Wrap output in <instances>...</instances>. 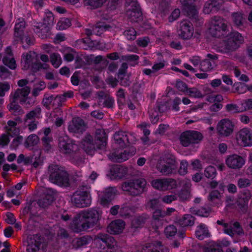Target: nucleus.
Wrapping results in <instances>:
<instances>
[{
    "instance_id": "8",
    "label": "nucleus",
    "mask_w": 252,
    "mask_h": 252,
    "mask_svg": "<svg viewBox=\"0 0 252 252\" xmlns=\"http://www.w3.org/2000/svg\"><path fill=\"white\" fill-rule=\"evenodd\" d=\"M228 32L227 25L223 18L217 16L212 18L209 32L213 37L220 38L228 35Z\"/></svg>"
},
{
    "instance_id": "51",
    "label": "nucleus",
    "mask_w": 252,
    "mask_h": 252,
    "mask_svg": "<svg viewBox=\"0 0 252 252\" xmlns=\"http://www.w3.org/2000/svg\"><path fill=\"white\" fill-rule=\"evenodd\" d=\"M124 35L128 40H134L136 38L137 32L133 28H128L125 30Z\"/></svg>"
},
{
    "instance_id": "16",
    "label": "nucleus",
    "mask_w": 252,
    "mask_h": 252,
    "mask_svg": "<svg viewBox=\"0 0 252 252\" xmlns=\"http://www.w3.org/2000/svg\"><path fill=\"white\" fill-rule=\"evenodd\" d=\"M59 147L61 151L65 154H70L75 152L77 149V146L75 141L67 136L60 138Z\"/></svg>"
},
{
    "instance_id": "53",
    "label": "nucleus",
    "mask_w": 252,
    "mask_h": 252,
    "mask_svg": "<svg viewBox=\"0 0 252 252\" xmlns=\"http://www.w3.org/2000/svg\"><path fill=\"white\" fill-rule=\"evenodd\" d=\"M177 233V228L173 224L168 225L164 229V233L167 238L174 236Z\"/></svg>"
},
{
    "instance_id": "10",
    "label": "nucleus",
    "mask_w": 252,
    "mask_h": 252,
    "mask_svg": "<svg viewBox=\"0 0 252 252\" xmlns=\"http://www.w3.org/2000/svg\"><path fill=\"white\" fill-rule=\"evenodd\" d=\"M203 139L202 134L195 130H187L182 133L180 142L184 147H188L190 144H198Z\"/></svg>"
},
{
    "instance_id": "64",
    "label": "nucleus",
    "mask_w": 252,
    "mask_h": 252,
    "mask_svg": "<svg viewBox=\"0 0 252 252\" xmlns=\"http://www.w3.org/2000/svg\"><path fill=\"white\" fill-rule=\"evenodd\" d=\"M10 86L7 82L2 83L0 82V96H4L5 92L10 90Z\"/></svg>"
},
{
    "instance_id": "19",
    "label": "nucleus",
    "mask_w": 252,
    "mask_h": 252,
    "mask_svg": "<svg viewBox=\"0 0 252 252\" xmlns=\"http://www.w3.org/2000/svg\"><path fill=\"white\" fill-rule=\"evenodd\" d=\"M182 7L183 10L194 22L198 24L199 26L203 24V21L199 18L198 12L195 5L190 3H186V4L183 5Z\"/></svg>"
},
{
    "instance_id": "56",
    "label": "nucleus",
    "mask_w": 252,
    "mask_h": 252,
    "mask_svg": "<svg viewBox=\"0 0 252 252\" xmlns=\"http://www.w3.org/2000/svg\"><path fill=\"white\" fill-rule=\"evenodd\" d=\"M187 93H188L190 96L195 98H201L203 96L201 92L196 88H188Z\"/></svg>"
},
{
    "instance_id": "1",
    "label": "nucleus",
    "mask_w": 252,
    "mask_h": 252,
    "mask_svg": "<svg viewBox=\"0 0 252 252\" xmlns=\"http://www.w3.org/2000/svg\"><path fill=\"white\" fill-rule=\"evenodd\" d=\"M101 215L98 210L94 208L81 211L73 218L70 228L74 232L77 233L89 231L97 226Z\"/></svg>"
},
{
    "instance_id": "38",
    "label": "nucleus",
    "mask_w": 252,
    "mask_h": 252,
    "mask_svg": "<svg viewBox=\"0 0 252 252\" xmlns=\"http://www.w3.org/2000/svg\"><path fill=\"white\" fill-rule=\"evenodd\" d=\"M77 42L79 44H82V48L86 50H93L95 47L94 41L92 40L91 38L79 39ZM78 47L80 48L81 46L80 45Z\"/></svg>"
},
{
    "instance_id": "58",
    "label": "nucleus",
    "mask_w": 252,
    "mask_h": 252,
    "mask_svg": "<svg viewBox=\"0 0 252 252\" xmlns=\"http://www.w3.org/2000/svg\"><path fill=\"white\" fill-rule=\"evenodd\" d=\"M150 38L147 36L139 38L136 40L137 45L143 48L146 47L150 43Z\"/></svg>"
},
{
    "instance_id": "60",
    "label": "nucleus",
    "mask_w": 252,
    "mask_h": 252,
    "mask_svg": "<svg viewBox=\"0 0 252 252\" xmlns=\"http://www.w3.org/2000/svg\"><path fill=\"white\" fill-rule=\"evenodd\" d=\"M59 216L61 220L63 221L67 222L71 220V215L69 214L67 211L62 209L59 213Z\"/></svg>"
},
{
    "instance_id": "37",
    "label": "nucleus",
    "mask_w": 252,
    "mask_h": 252,
    "mask_svg": "<svg viewBox=\"0 0 252 252\" xmlns=\"http://www.w3.org/2000/svg\"><path fill=\"white\" fill-rule=\"evenodd\" d=\"M251 197V193L250 190H244L238 201V205L241 207H245L248 206L249 201Z\"/></svg>"
},
{
    "instance_id": "46",
    "label": "nucleus",
    "mask_w": 252,
    "mask_h": 252,
    "mask_svg": "<svg viewBox=\"0 0 252 252\" xmlns=\"http://www.w3.org/2000/svg\"><path fill=\"white\" fill-rule=\"evenodd\" d=\"M3 63L8 67L12 70H14L16 68L17 65L15 59L12 57L11 58L4 56L2 59Z\"/></svg>"
},
{
    "instance_id": "20",
    "label": "nucleus",
    "mask_w": 252,
    "mask_h": 252,
    "mask_svg": "<svg viewBox=\"0 0 252 252\" xmlns=\"http://www.w3.org/2000/svg\"><path fill=\"white\" fill-rule=\"evenodd\" d=\"M225 163L230 168L236 169L242 168L245 163V160L241 156L234 154L227 157Z\"/></svg>"
},
{
    "instance_id": "22",
    "label": "nucleus",
    "mask_w": 252,
    "mask_h": 252,
    "mask_svg": "<svg viewBox=\"0 0 252 252\" xmlns=\"http://www.w3.org/2000/svg\"><path fill=\"white\" fill-rule=\"evenodd\" d=\"M85 129V122L79 117L73 118L71 124L68 126V130L71 133H82Z\"/></svg>"
},
{
    "instance_id": "23",
    "label": "nucleus",
    "mask_w": 252,
    "mask_h": 252,
    "mask_svg": "<svg viewBox=\"0 0 252 252\" xmlns=\"http://www.w3.org/2000/svg\"><path fill=\"white\" fill-rule=\"evenodd\" d=\"M128 171L127 168L119 165H113L110 168V176L112 180L122 179L125 177Z\"/></svg>"
},
{
    "instance_id": "44",
    "label": "nucleus",
    "mask_w": 252,
    "mask_h": 252,
    "mask_svg": "<svg viewBox=\"0 0 252 252\" xmlns=\"http://www.w3.org/2000/svg\"><path fill=\"white\" fill-rule=\"evenodd\" d=\"M49 67V65L46 63H42L40 62L36 61L31 64L30 66L31 71L32 73H35L41 69H46Z\"/></svg>"
},
{
    "instance_id": "29",
    "label": "nucleus",
    "mask_w": 252,
    "mask_h": 252,
    "mask_svg": "<svg viewBox=\"0 0 252 252\" xmlns=\"http://www.w3.org/2000/svg\"><path fill=\"white\" fill-rule=\"evenodd\" d=\"M220 8L218 0H211L206 2L203 7V12L206 14L218 12Z\"/></svg>"
},
{
    "instance_id": "52",
    "label": "nucleus",
    "mask_w": 252,
    "mask_h": 252,
    "mask_svg": "<svg viewBox=\"0 0 252 252\" xmlns=\"http://www.w3.org/2000/svg\"><path fill=\"white\" fill-rule=\"evenodd\" d=\"M23 140V137L21 135H18L15 137L12 141L10 145V149L11 150H16L18 147L21 145Z\"/></svg>"
},
{
    "instance_id": "18",
    "label": "nucleus",
    "mask_w": 252,
    "mask_h": 252,
    "mask_svg": "<svg viewBox=\"0 0 252 252\" xmlns=\"http://www.w3.org/2000/svg\"><path fill=\"white\" fill-rule=\"evenodd\" d=\"M234 126V124L230 120L222 119L217 125V133L220 136H229L232 133Z\"/></svg>"
},
{
    "instance_id": "55",
    "label": "nucleus",
    "mask_w": 252,
    "mask_h": 252,
    "mask_svg": "<svg viewBox=\"0 0 252 252\" xmlns=\"http://www.w3.org/2000/svg\"><path fill=\"white\" fill-rule=\"evenodd\" d=\"M55 98L56 97H55L54 95L48 93H45L44 94L42 103L43 106L47 108L49 107L53 100L55 99Z\"/></svg>"
},
{
    "instance_id": "61",
    "label": "nucleus",
    "mask_w": 252,
    "mask_h": 252,
    "mask_svg": "<svg viewBox=\"0 0 252 252\" xmlns=\"http://www.w3.org/2000/svg\"><path fill=\"white\" fill-rule=\"evenodd\" d=\"M175 86L181 92H187L188 90L187 84L179 79L176 80Z\"/></svg>"
},
{
    "instance_id": "62",
    "label": "nucleus",
    "mask_w": 252,
    "mask_h": 252,
    "mask_svg": "<svg viewBox=\"0 0 252 252\" xmlns=\"http://www.w3.org/2000/svg\"><path fill=\"white\" fill-rule=\"evenodd\" d=\"M148 205L152 210L160 208V200L158 198H153L149 202Z\"/></svg>"
},
{
    "instance_id": "57",
    "label": "nucleus",
    "mask_w": 252,
    "mask_h": 252,
    "mask_svg": "<svg viewBox=\"0 0 252 252\" xmlns=\"http://www.w3.org/2000/svg\"><path fill=\"white\" fill-rule=\"evenodd\" d=\"M139 56L134 54H126L121 56V60L126 62H138ZM138 62L136 64H137Z\"/></svg>"
},
{
    "instance_id": "41",
    "label": "nucleus",
    "mask_w": 252,
    "mask_h": 252,
    "mask_svg": "<svg viewBox=\"0 0 252 252\" xmlns=\"http://www.w3.org/2000/svg\"><path fill=\"white\" fill-rule=\"evenodd\" d=\"M107 0H83L85 6H90L92 9H94L101 7Z\"/></svg>"
},
{
    "instance_id": "27",
    "label": "nucleus",
    "mask_w": 252,
    "mask_h": 252,
    "mask_svg": "<svg viewBox=\"0 0 252 252\" xmlns=\"http://www.w3.org/2000/svg\"><path fill=\"white\" fill-rule=\"evenodd\" d=\"M25 22L24 21L16 23L14 29V36L16 40L19 41L22 44L24 41V31Z\"/></svg>"
},
{
    "instance_id": "39",
    "label": "nucleus",
    "mask_w": 252,
    "mask_h": 252,
    "mask_svg": "<svg viewBox=\"0 0 252 252\" xmlns=\"http://www.w3.org/2000/svg\"><path fill=\"white\" fill-rule=\"evenodd\" d=\"M16 100L17 99H14L13 96L12 102L8 105L7 107L14 115H20L23 113V110L19 104L16 103Z\"/></svg>"
},
{
    "instance_id": "47",
    "label": "nucleus",
    "mask_w": 252,
    "mask_h": 252,
    "mask_svg": "<svg viewBox=\"0 0 252 252\" xmlns=\"http://www.w3.org/2000/svg\"><path fill=\"white\" fill-rule=\"evenodd\" d=\"M50 62L55 68H58L62 63L60 55L57 53L52 54L50 56Z\"/></svg>"
},
{
    "instance_id": "4",
    "label": "nucleus",
    "mask_w": 252,
    "mask_h": 252,
    "mask_svg": "<svg viewBox=\"0 0 252 252\" xmlns=\"http://www.w3.org/2000/svg\"><path fill=\"white\" fill-rule=\"evenodd\" d=\"M54 20L53 14L48 10L44 13L43 22L33 20L32 26L34 32L41 39H46L49 35L50 28L53 25Z\"/></svg>"
},
{
    "instance_id": "50",
    "label": "nucleus",
    "mask_w": 252,
    "mask_h": 252,
    "mask_svg": "<svg viewBox=\"0 0 252 252\" xmlns=\"http://www.w3.org/2000/svg\"><path fill=\"white\" fill-rule=\"evenodd\" d=\"M49 3V0H34L32 5L38 12L41 11L46 5Z\"/></svg>"
},
{
    "instance_id": "36",
    "label": "nucleus",
    "mask_w": 252,
    "mask_h": 252,
    "mask_svg": "<svg viewBox=\"0 0 252 252\" xmlns=\"http://www.w3.org/2000/svg\"><path fill=\"white\" fill-rule=\"evenodd\" d=\"M147 219V216L146 214H142L134 217L131 221V226L135 228L142 227L146 222Z\"/></svg>"
},
{
    "instance_id": "34",
    "label": "nucleus",
    "mask_w": 252,
    "mask_h": 252,
    "mask_svg": "<svg viewBox=\"0 0 252 252\" xmlns=\"http://www.w3.org/2000/svg\"><path fill=\"white\" fill-rule=\"evenodd\" d=\"M22 69L27 70L30 69L31 64L33 63L34 57L31 52L24 53L22 54Z\"/></svg>"
},
{
    "instance_id": "13",
    "label": "nucleus",
    "mask_w": 252,
    "mask_h": 252,
    "mask_svg": "<svg viewBox=\"0 0 252 252\" xmlns=\"http://www.w3.org/2000/svg\"><path fill=\"white\" fill-rule=\"evenodd\" d=\"M71 201L79 208L88 207L92 202L91 195L86 191L76 192L72 196Z\"/></svg>"
},
{
    "instance_id": "43",
    "label": "nucleus",
    "mask_w": 252,
    "mask_h": 252,
    "mask_svg": "<svg viewBox=\"0 0 252 252\" xmlns=\"http://www.w3.org/2000/svg\"><path fill=\"white\" fill-rule=\"evenodd\" d=\"M30 91L31 89L28 86L22 88L21 89H18L14 94V99H18L20 96L27 97L30 94Z\"/></svg>"
},
{
    "instance_id": "3",
    "label": "nucleus",
    "mask_w": 252,
    "mask_h": 252,
    "mask_svg": "<svg viewBox=\"0 0 252 252\" xmlns=\"http://www.w3.org/2000/svg\"><path fill=\"white\" fill-rule=\"evenodd\" d=\"M107 143L106 133L101 130H97L95 132V142L90 134H87L82 140L81 146L89 155H93L96 150H103Z\"/></svg>"
},
{
    "instance_id": "33",
    "label": "nucleus",
    "mask_w": 252,
    "mask_h": 252,
    "mask_svg": "<svg viewBox=\"0 0 252 252\" xmlns=\"http://www.w3.org/2000/svg\"><path fill=\"white\" fill-rule=\"evenodd\" d=\"M195 218L190 214H185L178 220V223L182 227L192 226Z\"/></svg>"
},
{
    "instance_id": "5",
    "label": "nucleus",
    "mask_w": 252,
    "mask_h": 252,
    "mask_svg": "<svg viewBox=\"0 0 252 252\" xmlns=\"http://www.w3.org/2000/svg\"><path fill=\"white\" fill-rule=\"evenodd\" d=\"M49 180L61 187H69V174L64 168L58 165L51 164L48 167Z\"/></svg>"
},
{
    "instance_id": "59",
    "label": "nucleus",
    "mask_w": 252,
    "mask_h": 252,
    "mask_svg": "<svg viewBox=\"0 0 252 252\" xmlns=\"http://www.w3.org/2000/svg\"><path fill=\"white\" fill-rule=\"evenodd\" d=\"M110 28V26L109 25L99 23L97 24L94 30H97V34L100 35L103 32L108 31Z\"/></svg>"
},
{
    "instance_id": "45",
    "label": "nucleus",
    "mask_w": 252,
    "mask_h": 252,
    "mask_svg": "<svg viewBox=\"0 0 252 252\" xmlns=\"http://www.w3.org/2000/svg\"><path fill=\"white\" fill-rule=\"evenodd\" d=\"M46 87V84L43 81H40L34 85V88L32 91V95L36 97L41 91H43Z\"/></svg>"
},
{
    "instance_id": "25",
    "label": "nucleus",
    "mask_w": 252,
    "mask_h": 252,
    "mask_svg": "<svg viewBox=\"0 0 252 252\" xmlns=\"http://www.w3.org/2000/svg\"><path fill=\"white\" fill-rule=\"evenodd\" d=\"M239 139L245 146H252V130L248 128H243L238 133Z\"/></svg>"
},
{
    "instance_id": "11",
    "label": "nucleus",
    "mask_w": 252,
    "mask_h": 252,
    "mask_svg": "<svg viewBox=\"0 0 252 252\" xmlns=\"http://www.w3.org/2000/svg\"><path fill=\"white\" fill-rule=\"evenodd\" d=\"M46 248L43 237L35 234L28 242L26 251L27 252H46Z\"/></svg>"
},
{
    "instance_id": "63",
    "label": "nucleus",
    "mask_w": 252,
    "mask_h": 252,
    "mask_svg": "<svg viewBox=\"0 0 252 252\" xmlns=\"http://www.w3.org/2000/svg\"><path fill=\"white\" fill-rule=\"evenodd\" d=\"M103 107L107 108H112L115 105V100L113 97L108 96L103 103Z\"/></svg>"
},
{
    "instance_id": "28",
    "label": "nucleus",
    "mask_w": 252,
    "mask_h": 252,
    "mask_svg": "<svg viewBox=\"0 0 252 252\" xmlns=\"http://www.w3.org/2000/svg\"><path fill=\"white\" fill-rule=\"evenodd\" d=\"M115 188L113 187H109L106 189L103 195L100 196L101 204L103 205L109 204L115 195Z\"/></svg>"
},
{
    "instance_id": "14",
    "label": "nucleus",
    "mask_w": 252,
    "mask_h": 252,
    "mask_svg": "<svg viewBox=\"0 0 252 252\" xmlns=\"http://www.w3.org/2000/svg\"><path fill=\"white\" fill-rule=\"evenodd\" d=\"M177 165L178 163L175 158H168L163 161L158 162L157 165V168L162 174L169 175L176 169Z\"/></svg>"
},
{
    "instance_id": "17",
    "label": "nucleus",
    "mask_w": 252,
    "mask_h": 252,
    "mask_svg": "<svg viewBox=\"0 0 252 252\" xmlns=\"http://www.w3.org/2000/svg\"><path fill=\"white\" fill-rule=\"evenodd\" d=\"M227 35L228 36L225 42V47L229 51H234L238 49L244 41L241 34L237 32H233Z\"/></svg>"
},
{
    "instance_id": "2",
    "label": "nucleus",
    "mask_w": 252,
    "mask_h": 252,
    "mask_svg": "<svg viewBox=\"0 0 252 252\" xmlns=\"http://www.w3.org/2000/svg\"><path fill=\"white\" fill-rule=\"evenodd\" d=\"M114 139L117 144V148H120L121 152L118 151L110 155L109 158L114 162H123L126 161L130 157L133 156L136 153V149L129 144L125 143V140L128 142V138L125 132L119 131L114 135Z\"/></svg>"
},
{
    "instance_id": "54",
    "label": "nucleus",
    "mask_w": 252,
    "mask_h": 252,
    "mask_svg": "<svg viewBox=\"0 0 252 252\" xmlns=\"http://www.w3.org/2000/svg\"><path fill=\"white\" fill-rule=\"evenodd\" d=\"M233 86L235 92L238 94H243L246 93V84L245 83L235 82Z\"/></svg>"
},
{
    "instance_id": "15",
    "label": "nucleus",
    "mask_w": 252,
    "mask_h": 252,
    "mask_svg": "<svg viewBox=\"0 0 252 252\" xmlns=\"http://www.w3.org/2000/svg\"><path fill=\"white\" fill-rule=\"evenodd\" d=\"M152 187L159 190L165 191L176 188V181L171 178H158L152 181Z\"/></svg>"
},
{
    "instance_id": "48",
    "label": "nucleus",
    "mask_w": 252,
    "mask_h": 252,
    "mask_svg": "<svg viewBox=\"0 0 252 252\" xmlns=\"http://www.w3.org/2000/svg\"><path fill=\"white\" fill-rule=\"evenodd\" d=\"M71 26V20L68 18H62L58 24L57 27L59 30H64Z\"/></svg>"
},
{
    "instance_id": "24",
    "label": "nucleus",
    "mask_w": 252,
    "mask_h": 252,
    "mask_svg": "<svg viewBox=\"0 0 252 252\" xmlns=\"http://www.w3.org/2000/svg\"><path fill=\"white\" fill-rule=\"evenodd\" d=\"M126 225L125 222L120 219L112 221L108 225L107 231L112 234H118L122 233Z\"/></svg>"
},
{
    "instance_id": "42",
    "label": "nucleus",
    "mask_w": 252,
    "mask_h": 252,
    "mask_svg": "<svg viewBox=\"0 0 252 252\" xmlns=\"http://www.w3.org/2000/svg\"><path fill=\"white\" fill-rule=\"evenodd\" d=\"M39 141L38 137L34 134L30 135L25 140L24 146L26 148L36 145Z\"/></svg>"
},
{
    "instance_id": "35",
    "label": "nucleus",
    "mask_w": 252,
    "mask_h": 252,
    "mask_svg": "<svg viewBox=\"0 0 252 252\" xmlns=\"http://www.w3.org/2000/svg\"><path fill=\"white\" fill-rule=\"evenodd\" d=\"M195 236L199 240H202L210 236L209 230L206 224L201 223L195 231Z\"/></svg>"
},
{
    "instance_id": "9",
    "label": "nucleus",
    "mask_w": 252,
    "mask_h": 252,
    "mask_svg": "<svg viewBox=\"0 0 252 252\" xmlns=\"http://www.w3.org/2000/svg\"><path fill=\"white\" fill-rule=\"evenodd\" d=\"M125 8L129 21L139 23L142 20V10L137 0H126Z\"/></svg>"
},
{
    "instance_id": "49",
    "label": "nucleus",
    "mask_w": 252,
    "mask_h": 252,
    "mask_svg": "<svg viewBox=\"0 0 252 252\" xmlns=\"http://www.w3.org/2000/svg\"><path fill=\"white\" fill-rule=\"evenodd\" d=\"M217 174L216 168L212 165L206 167L204 170V175L207 178L213 179Z\"/></svg>"
},
{
    "instance_id": "40",
    "label": "nucleus",
    "mask_w": 252,
    "mask_h": 252,
    "mask_svg": "<svg viewBox=\"0 0 252 252\" xmlns=\"http://www.w3.org/2000/svg\"><path fill=\"white\" fill-rule=\"evenodd\" d=\"M232 19L234 25L238 29L242 30L244 29V19L242 14L238 12L233 13L232 14Z\"/></svg>"
},
{
    "instance_id": "30",
    "label": "nucleus",
    "mask_w": 252,
    "mask_h": 252,
    "mask_svg": "<svg viewBox=\"0 0 252 252\" xmlns=\"http://www.w3.org/2000/svg\"><path fill=\"white\" fill-rule=\"evenodd\" d=\"M55 198L53 191L50 190L47 191L44 196L38 201V205L42 208L47 207L49 205L52 204L55 201Z\"/></svg>"
},
{
    "instance_id": "31",
    "label": "nucleus",
    "mask_w": 252,
    "mask_h": 252,
    "mask_svg": "<svg viewBox=\"0 0 252 252\" xmlns=\"http://www.w3.org/2000/svg\"><path fill=\"white\" fill-rule=\"evenodd\" d=\"M92 240V238L91 236L88 235L83 236L73 240L72 246L74 248L77 250L88 245Z\"/></svg>"
},
{
    "instance_id": "26",
    "label": "nucleus",
    "mask_w": 252,
    "mask_h": 252,
    "mask_svg": "<svg viewBox=\"0 0 252 252\" xmlns=\"http://www.w3.org/2000/svg\"><path fill=\"white\" fill-rule=\"evenodd\" d=\"M141 252H168L164 249L162 242L156 241L154 243H147L142 248Z\"/></svg>"
},
{
    "instance_id": "12",
    "label": "nucleus",
    "mask_w": 252,
    "mask_h": 252,
    "mask_svg": "<svg viewBox=\"0 0 252 252\" xmlns=\"http://www.w3.org/2000/svg\"><path fill=\"white\" fill-rule=\"evenodd\" d=\"M194 28L192 23L189 20H182L178 31L179 37L183 39H190L193 35Z\"/></svg>"
},
{
    "instance_id": "7",
    "label": "nucleus",
    "mask_w": 252,
    "mask_h": 252,
    "mask_svg": "<svg viewBox=\"0 0 252 252\" xmlns=\"http://www.w3.org/2000/svg\"><path fill=\"white\" fill-rule=\"evenodd\" d=\"M94 241L101 252H113L117 245L115 239L107 234L98 233L94 236Z\"/></svg>"
},
{
    "instance_id": "32",
    "label": "nucleus",
    "mask_w": 252,
    "mask_h": 252,
    "mask_svg": "<svg viewBox=\"0 0 252 252\" xmlns=\"http://www.w3.org/2000/svg\"><path fill=\"white\" fill-rule=\"evenodd\" d=\"M41 118H42L41 109L40 107L37 106L26 115L24 121L25 122H27L28 120L35 121L36 119L39 120Z\"/></svg>"
},
{
    "instance_id": "21",
    "label": "nucleus",
    "mask_w": 252,
    "mask_h": 252,
    "mask_svg": "<svg viewBox=\"0 0 252 252\" xmlns=\"http://www.w3.org/2000/svg\"><path fill=\"white\" fill-rule=\"evenodd\" d=\"M218 59V56L216 54L208 53L206 55V58L203 60L200 63V70L203 72L211 70L214 67L215 62Z\"/></svg>"
},
{
    "instance_id": "6",
    "label": "nucleus",
    "mask_w": 252,
    "mask_h": 252,
    "mask_svg": "<svg viewBox=\"0 0 252 252\" xmlns=\"http://www.w3.org/2000/svg\"><path fill=\"white\" fill-rule=\"evenodd\" d=\"M147 182L143 178L133 179L124 182L122 189L132 196H138L146 190Z\"/></svg>"
}]
</instances>
